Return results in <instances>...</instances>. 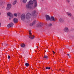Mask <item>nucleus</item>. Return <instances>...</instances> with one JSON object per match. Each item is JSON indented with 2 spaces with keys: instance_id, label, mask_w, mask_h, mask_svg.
I'll return each instance as SVG.
<instances>
[{
  "instance_id": "nucleus-4",
  "label": "nucleus",
  "mask_w": 74,
  "mask_h": 74,
  "mask_svg": "<svg viewBox=\"0 0 74 74\" xmlns=\"http://www.w3.org/2000/svg\"><path fill=\"white\" fill-rule=\"evenodd\" d=\"M50 21L55 22V21H57V19L56 18H54V17H53V16H51V18H50Z\"/></svg>"
},
{
  "instance_id": "nucleus-38",
  "label": "nucleus",
  "mask_w": 74,
  "mask_h": 74,
  "mask_svg": "<svg viewBox=\"0 0 74 74\" xmlns=\"http://www.w3.org/2000/svg\"><path fill=\"white\" fill-rule=\"evenodd\" d=\"M42 1H44V0H42Z\"/></svg>"
},
{
  "instance_id": "nucleus-21",
  "label": "nucleus",
  "mask_w": 74,
  "mask_h": 74,
  "mask_svg": "<svg viewBox=\"0 0 74 74\" xmlns=\"http://www.w3.org/2000/svg\"><path fill=\"white\" fill-rule=\"evenodd\" d=\"M44 58H45V59H48V56L46 55H45L44 56Z\"/></svg>"
},
{
  "instance_id": "nucleus-19",
  "label": "nucleus",
  "mask_w": 74,
  "mask_h": 74,
  "mask_svg": "<svg viewBox=\"0 0 74 74\" xmlns=\"http://www.w3.org/2000/svg\"><path fill=\"white\" fill-rule=\"evenodd\" d=\"M16 2H17V0H15L13 2V5H15L16 3Z\"/></svg>"
},
{
  "instance_id": "nucleus-5",
  "label": "nucleus",
  "mask_w": 74,
  "mask_h": 74,
  "mask_svg": "<svg viewBox=\"0 0 74 74\" xmlns=\"http://www.w3.org/2000/svg\"><path fill=\"white\" fill-rule=\"evenodd\" d=\"M32 15L31 14L29 13H27L25 16V17L27 19H29L31 17Z\"/></svg>"
},
{
  "instance_id": "nucleus-3",
  "label": "nucleus",
  "mask_w": 74,
  "mask_h": 74,
  "mask_svg": "<svg viewBox=\"0 0 74 74\" xmlns=\"http://www.w3.org/2000/svg\"><path fill=\"white\" fill-rule=\"evenodd\" d=\"M25 18H26V16L25 14H23L21 16V19L23 21H24L25 20Z\"/></svg>"
},
{
  "instance_id": "nucleus-28",
  "label": "nucleus",
  "mask_w": 74,
  "mask_h": 74,
  "mask_svg": "<svg viewBox=\"0 0 74 74\" xmlns=\"http://www.w3.org/2000/svg\"><path fill=\"white\" fill-rule=\"evenodd\" d=\"M66 1L67 3H69L70 2V0H66Z\"/></svg>"
},
{
  "instance_id": "nucleus-6",
  "label": "nucleus",
  "mask_w": 74,
  "mask_h": 74,
  "mask_svg": "<svg viewBox=\"0 0 74 74\" xmlns=\"http://www.w3.org/2000/svg\"><path fill=\"white\" fill-rule=\"evenodd\" d=\"M29 34L30 35V36H29V38H30L31 40H33L34 38V36H33L32 34V32H29Z\"/></svg>"
},
{
  "instance_id": "nucleus-23",
  "label": "nucleus",
  "mask_w": 74,
  "mask_h": 74,
  "mask_svg": "<svg viewBox=\"0 0 74 74\" xmlns=\"http://www.w3.org/2000/svg\"><path fill=\"white\" fill-rule=\"evenodd\" d=\"M51 69V67H46V70H49V69Z\"/></svg>"
},
{
  "instance_id": "nucleus-34",
  "label": "nucleus",
  "mask_w": 74,
  "mask_h": 74,
  "mask_svg": "<svg viewBox=\"0 0 74 74\" xmlns=\"http://www.w3.org/2000/svg\"><path fill=\"white\" fill-rule=\"evenodd\" d=\"M53 53L54 54L55 53V52H54V51H53Z\"/></svg>"
},
{
  "instance_id": "nucleus-15",
  "label": "nucleus",
  "mask_w": 74,
  "mask_h": 74,
  "mask_svg": "<svg viewBox=\"0 0 74 74\" xmlns=\"http://www.w3.org/2000/svg\"><path fill=\"white\" fill-rule=\"evenodd\" d=\"M59 22H64V20L63 19V18H60L59 20Z\"/></svg>"
},
{
  "instance_id": "nucleus-26",
  "label": "nucleus",
  "mask_w": 74,
  "mask_h": 74,
  "mask_svg": "<svg viewBox=\"0 0 74 74\" xmlns=\"http://www.w3.org/2000/svg\"><path fill=\"white\" fill-rule=\"evenodd\" d=\"M52 25L51 23H50L49 24V26H52Z\"/></svg>"
},
{
  "instance_id": "nucleus-17",
  "label": "nucleus",
  "mask_w": 74,
  "mask_h": 74,
  "mask_svg": "<svg viewBox=\"0 0 74 74\" xmlns=\"http://www.w3.org/2000/svg\"><path fill=\"white\" fill-rule=\"evenodd\" d=\"M33 2L32 1H29L28 4H29L30 5H32V4H33Z\"/></svg>"
},
{
  "instance_id": "nucleus-40",
  "label": "nucleus",
  "mask_w": 74,
  "mask_h": 74,
  "mask_svg": "<svg viewBox=\"0 0 74 74\" xmlns=\"http://www.w3.org/2000/svg\"><path fill=\"white\" fill-rule=\"evenodd\" d=\"M37 49L38 48V47H37Z\"/></svg>"
},
{
  "instance_id": "nucleus-35",
  "label": "nucleus",
  "mask_w": 74,
  "mask_h": 74,
  "mask_svg": "<svg viewBox=\"0 0 74 74\" xmlns=\"http://www.w3.org/2000/svg\"><path fill=\"white\" fill-rule=\"evenodd\" d=\"M60 71H63V70H61L60 69Z\"/></svg>"
},
{
  "instance_id": "nucleus-29",
  "label": "nucleus",
  "mask_w": 74,
  "mask_h": 74,
  "mask_svg": "<svg viewBox=\"0 0 74 74\" xmlns=\"http://www.w3.org/2000/svg\"><path fill=\"white\" fill-rule=\"evenodd\" d=\"M34 24H33L32 23V24H30V26H33V25Z\"/></svg>"
},
{
  "instance_id": "nucleus-22",
  "label": "nucleus",
  "mask_w": 74,
  "mask_h": 74,
  "mask_svg": "<svg viewBox=\"0 0 74 74\" xmlns=\"http://www.w3.org/2000/svg\"><path fill=\"white\" fill-rule=\"evenodd\" d=\"M27 1V0H23V2L24 3H25Z\"/></svg>"
},
{
  "instance_id": "nucleus-33",
  "label": "nucleus",
  "mask_w": 74,
  "mask_h": 74,
  "mask_svg": "<svg viewBox=\"0 0 74 74\" xmlns=\"http://www.w3.org/2000/svg\"><path fill=\"white\" fill-rule=\"evenodd\" d=\"M67 55L68 56H70V54H68Z\"/></svg>"
},
{
  "instance_id": "nucleus-39",
  "label": "nucleus",
  "mask_w": 74,
  "mask_h": 74,
  "mask_svg": "<svg viewBox=\"0 0 74 74\" xmlns=\"http://www.w3.org/2000/svg\"><path fill=\"white\" fill-rule=\"evenodd\" d=\"M37 47H38V46H36L37 48Z\"/></svg>"
},
{
  "instance_id": "nucleus-24",
  "label": "nucleus",
  "mask_w": 74,
  "mask_h": 74,
  "mask_svg": "<svg viewBox=\"0 0 74 74\" xmlns=\"http://www.w3.org/2000/svg\"><path fill=\"white\" fill-rule=\"evenodd\" d=\"M14 16H18V15L16 13H15L14 14Z\"/></svg>"
},
{
  "instance_id": "nucleus-36",
  "label": "nucleus",
  "mask_w": 74,
  "mask_h": 74,
  "mask_svg": "<svg viewBox=\"0 0 74 74\" xmlns=\"http://www.w3.org/2000/svg\"><path fill=\"white\" fill-rule=\"evenodd\" d=\"M0 27H1V23L0 22Z\"/></svg>"
},
{
  "instance_id": "nucleus-25",
  "label": "nucleus",
  "mask_w": 74,
  "mask_h": 74,
  "mask_svg": "<svg viewBox=\"0 0 74 74\" xmlns=\"http://www.w3.org/2000/svg\"><path fill=\"white\" fill-rule=\"evenodd\" d=\"M35 22H36V20H34L32 23V24L34 25L35 23Z\"/></svg>"
},
{
  "instance_id": "nucleus-13",
  "label": "nucleus",
  "mask_w": 74,
  "mask_h": 74,
  "mask_svg": "<svg viewBox=\"0 0 74 74\" xmlns=\"http://www.w3.org/2000/svg\"><path fill=\"white\" fill-rule=\"evenodd\" d=\"M45 17L47 21H49V20H50V17L48 15H46Z\"/></svg>"
},
{
  "instance_id": "nucleus-10",
  "label": "nucleus",
  "mask_w": 74,
  "mask_h": 74,
  "mask_svg": "<svg viewBox=\"0 0 74 74\" xmlns=\"http://www.w3.org/2000/svg\"><path fill=\"white\" fill-rule=\"evenodd\" d=\"M26 7L27 8H29V9H32V6L30 5L29 4V3L28 4H27L26 5Z\"/></svg>"
},
{
  "instance_id": "nucleus-18",
  "label": "nucleus",
  "mask_w": 74,
  "mask_h": 74,
  "mask_svg": "<svg viewBox=\"0 0 74 74\" xmlns=\"http://www.w3.org/2000/svg\"><path fill=\"white\" fill-rule=\"evenodd\" d=\"M66 14L69 16H71V13L67 12L66 13Z\"/></svg>"
},
{
  "instance_id": "nucleus-16",
  "label": "nucleus",
  "mask_w": 74,
  "mask_h": 74,
  "mask_svg": "<svg viewBox=\"0 0 74 74\" xmlns=\"http://www.w3.org/2000/svg\"><path fill=\"white\" fill-rule=\"evenodd\" d=\"M26 45L25 43H22L21 45V46L22 48H25Z\"/></svg>"
},
{
  "instance_id": "nucleus-7",
  "label": "nucleus",
  "mask_w": 74,
  "mask_h": 74,
  "mask_svg": "<svg viewBox=\"0 0 74 74\" xmlns=\"http://www.w3.org/2000/svg\"><path fill=\"white\" fill-rule=\"evenodd\" d=\"M11 7V4H7V7L6 8V10H9Z\"/></svg>"
},
{
  "instance_id": "nucleus-9",
  "label": "nucleus",
  "mask_w": 74,
  "mask_h": 74,
  "mask_svg": "<svg viewBox=\"0 0 74 74\" xmlns=\"http://www.w3.org/2000/svg\"><path fill=\"white\" fill-rule=\"evenodd\" d=\"M34 4V8H36L37 7V2L36 0H33Z\"/></svg>"
},
{
  "instance_id": "nucleus-11",
  "label": "nucleus",
  "mask_w": 74,
  "mask_h": 74,
  "mask_svg": "<svg viewBox=\"0 0 74 74\" xmlns=\"http://www.w3.org/2000/svg\"><path fill=\"white\" fill-rule=\"evenodd\" d=\"M64 30L65 32H68L69 31V28L65 27L64 29Z\"/></svg>"
},
{
  "instance_id": "nucleus-12",
  "label": "nucleus",
  "mask_w": 74,
  "mask_h": 74,
  "mask_svg": "<svg viewBox=\"0 0 74 74\" xmlns=\"http://www.w3.org/2000/svg\"><path fill=\"white\" fill-rule=\"evenodd\" d=\"M42 26V24L41 23H38L36 25L37 27H41Z\"/></svg>"
},
{
  "instance_id": "nucleus-8",
  "label": "nucleus",
  "mask_w": 74,
  "mask_h": 74,
  "mask_svg": "<svg viewBox=\"0 0 74 74\" xmlns=\"http://www.w3.org/2000/svg\"><path fill=\"white\" fill-rule=\"evenodd\" d=\"M13 26H14V23L11 22L9 23L7 25L8 27H13Z\"/></svg>"
},
{
  "instance_id": "nucleus-30",
  "label": "nucleus",
  "mask_w": 74,
  "mask_h": 74,
  "mask_svg": "<svg viewBox=\"0 0 74 74\" xmlns=\"http://www.w3.org/2000/svg\"><path fill=\"white\" fill-rule=\"evenodd\" d=\"M8 59H10V56H8Z\"/></svg>"
},
{
  "instance_id": "nucleus-1",
  "label": "nucleus",
  "mask_w": 74,
  "mask_h": 74,
  "mask_svg": "<svg viewBox=\"0 0 74 74\" xmlns=\"http://www.w3.org/2000/svg\"><path fill=\"white\" fill-rule=\"evenodd\" d=\"M7 15L8 16H10V18H9V20H11V19H12L13 18H14V16H13V15L10 12H8L7 13Z\"/></svg>"
},
{
  "instance_id": "nucleus-14",
  "label": "nucleus",
  "mask_w": 74,
  "mask_h": 74,
  "mask_svg": "<svg viewBox=\"0 0 74 74\" xmlns=\"http://www.w3.org/2000/svg\"><path fill=\"white\" fill-rule=\"evenodd\" d=\"M13 21L14 22V23H17V22H18V19L16 18H14L13 19Z\"/></svg>"
},
{
  "instance_id": "nucleus-27",
  "label": "nucleus",
  "mask_w": 74,
  "mask_h": 74,
  "mask_svg": "<svg viewBox=\"0 0 74 74\" xmlns=\"http://www.w3.org/2000/svg\"><path fill=\"white\" fill-rule=\"evenodd\" d=\"M5 45L6 46H7V42H5Z\"/></svg>"
},
{
  "instance_id": "nucleus-2",
  "label": "nucleus",
  "mask_w": 74,
  "mask_h": 74,
  "mask_svg": "<svg viewBox=\"0 0 74 74\" xmlns=\"http://www.w3.org/2000/svg\"><path fill=\"white\" fill-rule=\"evenodd\" d=\"M37 14V12L36 10H34L32 12V15L33 16H36Z\"/></svg>"
},
{
  "instance_id": "nucleus-32",
  "label": "nucleus",
  "mask_w": 74,
  "mask_h": 74,
  "mask_svg": "<svg viewBox=\"0 0 74 74\" xmlns=\"http://www.w3.org/2000/svg\"><path fill=\"white\" fill-rule=\"evenodd\" d=\"M69 58H71V56H69Z\"/></svg>"
},
{
  "instance_id": "nucleus-37",
  "label": "nucleus",
  "mask_w": 74,
  "mask_h": 74,
  "mask_svg": "<svg viewBox=\"0 0 74 74\" xmlns=\"http://www.w3.org/2000/svg\"><path fill=\"white\" fill-rule=\"evenodd\" d=\"M1 15V13L0 12V16Z\"/></svg>"
},
{
  "instance_id": "nucleus-20",
  "label": "nucleus",
  "mask_w": 74,
  "mask_h": 74,
  "mask_svg": "<svg viewBox=\"0 0 74 74\" xmlns=\"http://www.w3.org/2000/svg\"><path fill=\"white\" fill-rule=\"evenodd\" d=\"M25 66L26 67H28L29 66V64L28 63H27L25 64Z\"/></svg>"
},
{
  "instance_id": "nucleus-31",
  "label": "nucleus",
  "mask_w": 74,
  "mask_h": 74,
  "mask_svg": "<svg viewBox=\"0 0 74 74\" xmlns=\"http://www.w3.org/2000/svg\"><path fill=\"white\" fill-rule=\"evenodd\" d=\"M29 33H30V32H32V31H31V30H29Z\"/></svg>"
}]
</instances>
